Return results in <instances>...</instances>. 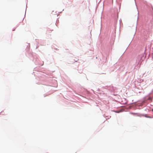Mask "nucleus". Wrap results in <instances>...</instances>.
<instances>
[{"mask_svg": "<svg viewBox=\"0 0 153 153\" xmlns=\"http://www.w3.org/2000/svg\"><path fill=\"white\" fill-rule=\"evenodd\" d=\"M148 100H152V98L151 97H149L148 99Z\"/></svg>", "mask_w": 153, "mask_h": 153, "instance_id": "f257e3e1", "label": "nucleus"}]
</instances>
